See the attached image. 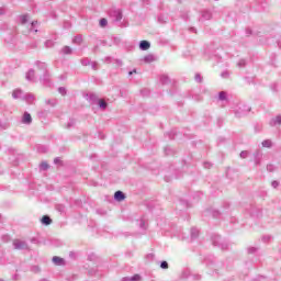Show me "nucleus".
Listing matches in <instances>:
<instances>
[{
    "label": "nucleus",
    "instance_id": "45",
    "mask_svg": "<svg viewBox=\"0 0 281 281\" xmlns=\"http://www.w3.org/2000/svg\"><path fill=\"white\" fill-rule=\"evenodd\" d=\"M195 82H203V78L199 74L195 75Z\"/></svg>",
    "mask_w": 281,
    "mask_h": 281
},
{
    "label": "nucleus",
    "instance_id": "16",
    "mask_svg": "<svg viewBox=\"0 0 281 281\" xmlns=\"http://www.w3.org/2000/svg\"><path fill=\"white\" fill-rule=\"evenodd\" d=\"M212 19V12L204 10L202 11V21H210Z\"/></svg>",
    "mask_w": 281,
    "mask_h": 281
},
{
    "label": "nucleus",
    "instance_id": "37",
    "mask_svg": "<svg viewBox=\"0 0 281 281\" xmlns=\"http://www.w3.org/2000/svg\"><path fill=\"white\" fill-rule=\"evenodd\" d=\"M245 65H247V61H246L245 59H240V60L238 61V64H237V67L243 68V67H245Z\"/></svg>",
    "mask_w": 281,
    "mask_h": 281
},
{
    "label": "nucleus",
    "instance_id": "40",
    "mask_svg": "<svg viewBox=\"0 0 281 281\" xmlns=\"http://www.w3.org/2000/svg\"><path fill=\"white\" fill-rule=\"evenodd\" d=\"M254 281H276V280H269V279H267V277H258Z\"/></svg>",
    "mask_w": 281,
    "mask_h": 281
},
{
    "label": "nucleus",
    "instance_id": "5",
    "mask_svg": "<svg viewBox=\"0 0 281 281\" xmlns=\"http://www.w3.org/2000/svg\"><path fill=\"white\" fill-rule=\"evenodd\" d=\"M23 95H25V92H23L21 89H15L12 92L13 100H23Z\"/></svg>",
    "mask_w": 281,
    "mask_h": 281
},
{
    "label": "nucleus",
    "instance_id": "43",
    "mask_svg": "<svg viewBox=\"0 0 281 281\" xmlns=\"http://www.w3.org/2000/svg\"><path fill=\"white\" fill-rule=\"evenodd\" d=\"M139 227L140 229H146V221L140 220Z\"/></svg>",
    "mask_w": 281,
    "mask_h": 281
},
{
    "label": "nucleus",
    "instance_id": "39",
    "mask_svg": "<svg viewBox=\"0 0 281 281\" xmlns=\"http://www.w3.org/2000/svg\"><path fill=\"white\" fill-rule=\"evenodd\" d=\"M168 267H169L168 261L160 262V269H168Z\"/></svg>",
    "mask_w": 281,
    "mask_h": 281
},
{
    "label": "nucleus",
    "instance_id": "46",
    "mask_svg": "<svg viewBox=\"0 0 281 281\" xmlns=\"http://www.w3.org/2000/svg\"><path fill=\"white\" fill-rule=\"evenodd\" d=\"M212 215H213L214 218H218V216H221V212H218V211H213V212H212Z\"/></svg>",
    "mask_w": 281,
    "mask_h": 281
},
{
    "label": "nucleus",
    "instance_id": "27",
    "mask_svg": "<svg viewBox=\"0 0 281 281\" xmlns=\"http://www.w3.org/2000/svg\"><path fill=\"white\" fill-rule=\"evenodd\" d=\"M72 43H75V45H80L82 43V35L75 36Z\"/></svg>",
    "mask_w": 281,
    "mask_h": 281
},
{
    "label": "nucleus",
    "instance_id": "10",
    "mask_svg": "<svg viewBox=\"0 0 281 281\" xmlns=\"http://www.w3.org/2000/svg\"><path fill=\"white\" fill-rule=\"evenodd\" d=\"M139 49L142 52H147V49H150V42H148V41H140L139 42Z\"/></svg>",
    "mask_w": 281,
    "mask_h": 281
},
{
    "label": "nucleus",
    "instance_id": "31",
    "mask_svg": "<svg viewBox=\"0 0 281 281\" xmlns=\"http://www.w3.org/2000/svg\"><path fill=\"white\" fill-rule=\"evenodd\" d=\"M46 104H49L50 106H56V104H58V101L56 99H48L46 100Z\"/></svg>",
    "mask_w": 281,
    "mask_h": 281
},
{
    "label": "nucleus",
    "instance_id": "38",
    "mask_svg": "<svg viewBox=\"0 0 281 281\" xmlns=\"http://www.w3.org/2000/svg\"><path fill=\"white\" fill-rule=\"evenodd\" d=\"M248 254H256L258 251V248L257 247H249L247 249Z\"/></svg>",
    "mask_w": 281,
    "mask_h": 281
},
{
    "label": "nucleus",
    "instance_id": "30",
    "mask_svg": "<svg viewBox=\"0 0 281 281\" xmlns=\"http://www.w3.org/2000/svg\"><path fill=\"white\" fill-rule=\"evenodd\" d=\"M261 145L263 146V148H271L272 143L270 139H266L261 143Z\"/></svg>",
    "mask_w": 281,
    "mask_h": 281
},
{
    "label": "nucleus",
    "instance_id": "1",
    "mask_svg": "<svg viewBox=\"0 0 281 281\" xmlns=\"http://www.w3.org/2000/svg\"><path fill=\"white\" fill-rule=\"evenodd\" d=\"M212 244L214 247H218V249H222V251H225L229 247V241L223 239L221 235L214 234L211 237Z\"/></svg>",
    "mask_w": 281,
    "mask_h": 281
},
{
    "label": "nucleus",
    "instance_id": "54",
    "mask_svg": "<svg viewBox=\"0 0 281 281\" xmlns=\"http://www.w3.org/2000/svg\"><path fill=\"white\" fill-rule=\"evenodd\" d=\"M54 164H60V158H55Z\"/></svg>",
    "mask_w": 281,
    "mask_h": 281
},
{
    "label": "nucleus",
    "instance_id": "9",
    "mask_svg": "<svg viewBox=\"0 0 281 281\" xmlns=\"http://www.w3.org/2000/svg\"><path fill=\"white\" fill-rule=\"evenodd\" d=\"M35 65H36L38 71H42V74H45L46 71H48L46 63H44V61H36Z\"/></svg>",
    "mask_w": 281,
    "mask_h": 281
},
{
    "label": "nucleus",
    "instance_id": "32",
    "mask_svg": "<svg viewBox=\"0 0 281 281\" xmlns=\"http://www.w3.org/2000/svg\"><path fill=\"white\" fill-rule=\"evenodd\" d=\"M49 169V165L45 161H43L41 165H40V170H48Z\"/></svg>",
    "mask_w": 281,
    "mask_h": 281
},
{
    "label": "nucleus",
    "instance_id": "35",
    "mask_svg": "<svg viewBox=\"0 0 281 281\" xmlns=\"http://www.w3.org/2000/svg\"><path fill=\"white\" fill-rule=\"evenodd\" d=\"M44 45H45L46 48L49 49V47H52L54 45V41L47 40Z\"/></svg>",
    "mask_w": 281,
    "mask_h": 281
},
{
    "label": "nucleus",
    "instance_id": "22",
    "mask_svg": "<svg viewBox=\"0 0 281 281\" xmlns=\"http://www.w3.org/2000/svg\"><path fill=\"white\" fill-rule=\"evenodd\" d=\"M160 82L161 85H168V82H170V77H168V75H161Z\"/></svg>",
    "mask_w": 281,
    "mask_h": 281
},
{
    "label": "nucleus",
    "instance_id": "11",
    "mask_svg": "<svg viewBox=\"0 0 281 281\" xmlns=\"http://www.w3.org/2000/svg\"><path fill=\"white\" fill-rule=\"evenodd\" d=\"M87 100H88L91 104H95V102H99L98 94H95V93H88V94H87Z\"/></svg>",
    "mask_w": 281,
    "mask_h": 281
},
{
    "label": "nucleus",
    "instance_id": "34",
    "mask_svg": "<svg viewBox=\"0 0 281 281\" xmlns=\"http://www.w3.org/2000/svg\"><path fill=\"white\" fill-rule=\"evenodd\" d=\"M248 155H249V151L244 150V151H241V153L239 154V157H240L241 159H247Z\"/></svg>",
    "mask_w": 281,
    "mask_h": 281
},
{
    "label": "nucleus",
    "instance_id": "63",
    "mask_svg": "<svg viewBox=\"0 0 281 281\" xmlns=\"http://www.w3.org/2000/svg\"><path fill=\"white\" fill-rule=\"evenodd\" d=\"M151 258L154 257V255H149Z\"/></svg>",
    "mask_w": 281,
    "mask_h": 281
},
{
    "label": "nucleus",
    "instance_id": "24",
    "mask_svg": "<svg viewBox=\"0 0 281 281\" xmlns=\"http://www.w3.org/2000/svg\"><path fill=\"white\" fill-rule=\"evenodd\" d=\"M98 104H99V109H102L103 111L109 106V103H106V101L102 99H99Z\"/></svg>",
    "mask_w": 281,
    "mask_h": 281
},
{
    "label": "nucleus",
    "instance_id": "14",
    "mask_svg": "<svg viewBox=\"0 0 281 281\" xmlns=\"http://www.w3.org/2000/svg\"><path fill=\"white\" fill-rule=\"evenodd\" d=\"M35 71L34 69H30L27 72H26V80H29V82H34L35 80Z\"/></svg>",
    "mask_w": 281,
    "mask_h": 281
},
{
    "label": "nucleus",
    "instance_id": "20",
    "mask_svg": "<svg viewBox=\"0 0 281 281\" xmlns=\"http://www.w3.org/2000/svg\"><path fill=\"white\" fill-rule=\"evenodd\" d=\"M277 124H281V115H278L270 121V126H276Z\"/></svg>",
    "mask_w": 281,
    "mask_h": 281
},
{
    "label": "nucleus",
    "instance_id": "51",
    "mask_svg": "<svg viewBox=\"0 0 281 281\" xmlns=\"http://www.w3.org/2000/svg\"><path fill=\"white\" fill-rule=\"evenodd\" d=\"M204 168H212V164L211 162H204Z\"/></svg>",
    "mask_w": 281,
    "mask_h": 281
},
{
    "label": "nucleus",
    "instance_id": "17",
    "mask_svg": "<svg viewBox=\"0 0 281 281\" xmlns=\"http://www.w3.org/2000/svg\"><path fill=\"white\" fill-rule=\"evenodd\" d=\"M42 225H52V217L49 215H44L41 220Z\"/></svg>",
    "mask_w": 281,
    "mask_h": 281
},
{
    "label": "nucleus",
    "instance_id": "7",
    "mask_svg": "<svg viewBox=\"0 0 281 281\" xmlns=\"http://www.w3.org/2000/svg\"><path fill=\"white\" fill-rule=\"evenodd\" d=\"M21 122L22 124H26V126H30V124H32V115L30 114V112H24Z\"/></svg>",
    "mask_w": 281,
    "mask_h": 281
},
{
    "label": "nucleus",
    "instance_id": "21",
    "mask_svg": "<svg viewBox=\"0 0 281 281\" xmlns=\"http://www.w3.org/2000/svg\"><path fill=\"white\" fill-rule=\"evenodd\" d=\"M260 157H262V153L260 150L255 153V164L256 166H260Z\"/></svg>",
    "mask_w": 281,
    "mask_h": 281
},
{
    "label": "nucleus",
    "instance_id": "49",
    "mask_svg": "<svg viewBox=\"0 0 281 281\" xmlns=\"http://www.w3.org/2000/svg\"><path fill=\"white\" fill-rule=\"evenodd\" d=\"M222 78H229V72L228 71H224L221 74Z\"/></svg>",
    "mask_w": 281,
    "mask_h": 281
},
{
    "label": "nucleus",
    "instance_id": "28",
    "mask_svg": "<svg viewBox=\"0 0 281 281\" xmlns=\"http://www.w3.org/2000/svg\"><path fill=\"white\" fill-rule=\"evenodd\" d=\"M191 238L192 240L199 238V231L196 228H191Z\"/></svg>",
    "mask_w": 281,
    "mask_h": 281
},
{
    "label": "nucleus",
    "instance_id": "58",
    "mask_svg": "<svg viewBox=\"0 0 281 281\" xmlns=\"http://www.w3.org/2000/svg\"><path fill=\"white\" fill-rule=\"evenodd\" d=\"M128 76H133V70H131V71L128 72Z\"/></svg>",
    "mask_w": 281,
    "mask_h": 281
},
{
    "label": "nucleus",
    "instance_id": "4",
    "mask_svg": "<svg viewBox=\"0 0 281 281\" xmlns=\"http://www.w3.org/2000/svg\"><path fill=\"white\" fill-rule=\"evenodd\" d=\"M50 76H49V71L46 70V72L42 74V77H40L41 82H43V85H45V87H52V81L49 80Z\"/></svg>",
    "mask_w": 281,
    "mask_h": 281
},
{
    "label": "nucleus",
    "instance_id": "13",
    "mask_svg": "<svg viewBox=\"0 0 281 281\" xmlns=\"http://www.w3.org/2000/svg\"><path fill=\"white\" fill-rule=\"evenodd\" d=\"M53 262L57 267H63V265H65V259H63V258H60L58 256H55V257H53Z\"/></svg>",
    "mask_w": 281,
    "mask_h": 281
},
{
    "label": "nucleus",
    "instance_id": "12",
    "mask_svg": "<svg viewBox=\"0 0 281 281\" xmlns=\"http://www.w3.org/2000/svg\"><path fill=\"white\" fill-rule=\"evenodd\" d=\"M121 281H142V276L134 274L133 277H124Z\"/></svg>",
    "mask_w": 281,
    "mask_h": 281
},
{
    "label": "nucleus",
    "instance_id": "50",
    "mask_svg": "<svg viewBox=\"0 0 281 281\" xmlns=\"http://www.w3.org/2000/svg\"><path fill=\"white\" fill-rule=\"evenodd\" d=\"M271 186H272V188H278V186H280V182L274 180V181H272Z\"/></svg>",
    "mask_w": 281,
    "mask_h": 281
},
{
    "label": "nucleus",
    "instance_id": "23",
    "mask_svg": "<svg viewBox=\"0 0 281 281\" xmlns=\"http://www.w3.org/2000/svg\"><path fill=\"white\" fill-rule=\"evenodd\" d=\"M218 100H221L222 102H227V92L221 91L218 93Z\"/></svg>",
    "mask_w": 281,
    "mask_h": 281
},
{
    "label": "nucleus",
    "instance_id": "61",
    "mask_svg": "<svg viewBox=\"0 0 281 281\" xmlns=\"http://www.w3.org/2000/svg\"><path fill=\"white\" fill-rule=\"evenodd\" d=\"M92 68L95 69V64H92Z\"/></svg>",
    "mask_w": 281,
    "mask_h": 281
},
{
    "label": "nucleus",
    "instance_id": "47",
    "mask_svg": "<svg viewBox=\"0 0 281 281\" xmlns=\"http://www.w3.org/2000/svg\"><path fill=\"white\" fill-rule=\"evenodd\" d=\"M271 91H278V83H272L270 86Z\"/></svg>",
    "mask_w": 281,
    "mask_h": 281
},
{
    "label": "nucleus",
    "instance_id": "3",
    "mask_svg": "<svg viewBox=\"0 0 281 281\" xmlns=\"http://www.w3.org/2000/svg\"><path fill=\"white\" fill-rule=\"evenodd\" d=\"M13 247H14V249L23 251V250L27 249V243H25L24 240L15 239V240H13Z\"/></svg>",
    "mask_w": 281,
    "mask_h": 281
},
{
    "label": "nucleus",
    "instance_id": "57",
    "mask_svg": "<svg viewBox=\"0 0 281 281\" xmlns=\"http://www.w3.org/2000/svg\"><path fill=\"white\" fill-rule=\"evenodd\" d=\"M132 71H133V74H137V69H133Z\"/></svg>",
    "mask_w": 281,
    "mask_h": 281
},
{
    "label": "nucleus",
    "instance_id": "60",
    "mask_svg": "<svg viewBox=\"0 0 281 281\" xmlns=\"http://www.w3.org/2000/svg\"><path fill=\"white\" fill-rule=\"evenodd\" d=\"M165 151H166V154L168 155V147H167V148H165Z\"/></svg>",
    "mask_w": 281,
    "mask_h": 281
},
{
    "label": "nucleus",
    "instance_id": "15",
    "mask_svg": "<svg viewBox=\"0 0 281 281\" xmlns=\"http://www.w3.org/2000/svg\"><path fill=\"white\" fill-rule=\"evenodd\" d=\"M114 199L115 201H124V199H126V195L122 191H116L114 193Z\"/></svg>",
    "mask_w": 281,
    "mask_h": 281
},
{
    "label": "nucleus",
    "instance_id": "2",
    "mask_svg": "<svg viewBox=\"0 0 281 281\" xmlns=\"http://www.w3.org/2000/svg\"><path fill=\"white\" fill-rule=\"evenodd\" d=\"M251 111V108L245 103L237 104V108L235 109L234 113L237 117H245L247 113Z\"/></svg>",
    "mask_w": 281,
    "mask_h": 281
},
{
    "label": "nucleus",
    "instance_id": "33",
    "mask_svg": "<svg viewBox=\"0 0 281 281\" xmlns=\"http://www.w3.org/2000/svg\"><path fill=\"white\" fill-rule=\"evenodd\" d=\"M58 92L60 93V95H67V89L65 87H59Z\"/></svg>",
    "mask_w": 281,
    "mask_h": 281
},
{
    "label": "nucleus",
    "instance_id": "52",
    "mask_svg": "<svg viewBox=\"0 0 281 281\" xmlns=\"http://www.w3.org/2000/svg\"><path fill=\"white\" fill-rule=\"evenodd\" d=\"M267 170H269V172H271V170H273V166L268 165V166H267Z\"/></svg>",
    "mask_w": 281,
    "mask_h": 281
},
{
    "label": "nucleus",
    "instance_id": "56",
    "mask_svg": "<svg viewBox=\"0 0 281 281\" xmlns=\"http://www.w3.org/2000/svg\"><path fill=\"white\" fill-rule=\"evenodd\" d=\"M190 31H191V32H196V29L191 27Z\"/></svg>",
    "mask_w": 281,
    "mask_h": 281
},
{
    "label": "nucleus",
    "instance_id": "8",
    "mask_svg": "<svg viewBox=\"0 0 281 281\" xmlns=\"http://www.w3.org/2000/svg\"><path fill=\"white\" fill-rule=\"evenodd\" d=\"M22 100L27 104H34V100H36V98L32 93H25Z\"/></svg>",
    "mask_w": 281,
    "mask_h": 281
},
{
    "label": "nucleus",
    "instance_id": "55",
    "mask_svg": "<svg viewBox=\"0 0 281 281\" xmlns=\"http://www.w3.org/2000/svg\"><path fill=\"white\" fill-rule=\"evenodd\" d=\"M1 14H5V10H3V8H0V16Z\"/></svg>",
    "mask_w": 281,
    "mask_h": 281
},
{
    "label": "nucleus",
    "instance_id": "29",
    "mask_svg": "<svg viewBox=\"0 0 281 281\" xmlns=\"http://www.w3.org/2000/svg\"><path fill=\"white\" fill-rule=\"evenodd\" d=\"M262 243H271L273 240V237L271 235H263L261 237Z\"/></svg>",
    "mask_w": 281,
    "mask_h": 281
},
{
    "label": "nucleus",
    "instance_id": "18",
    "mask_svg": "<svg viewBox=\"0 0 281 281\" xmlns=\"http://www.w3.org/2000/svg\"><path fill=\"white\" fill-rule=\"evenodd\" d=\"M72 49H71V47H69V46H64L63 48H61V50H60V54H64V55H66V56H69V55H71L72 54Z\"/></svg>",
    "mask_w": 281,
    "mask_h": 281
},
{
    "label": "nucleus",
    "instance_id": "42",
    "mask_svg": "<svg viewBox=\"0 0 281 281\" xmlns=\"http://www.w3.org/2000/svg\"><path fill=\"white\" fill-rule=\"evenodd\" d=\"M106 23H109V22L106 21V19L103 18V19L100 20V25H101V27H105Z\"/></svg>",
    "mask_w": 281,
    "mask_h": 281
},
{
    "label": "nucleus",
    "instance_id": "6",
    "mask_svg": "<svg viewBox=\"0 0 281 281\" xmlns=\"http://www.w3.org/2000/svg\"><path fill=\"white\" fill-rule=\"evenodd\" d=\"M27 27L30 34H36L38 32V21L31 22Z\"/></svg>",
    "mask_w": 281,
    "mask_h": 281
},
{
    "label": "nucleus",
    "instance_id": "62",
    "mask_svg": "<svg viewBox=\"0 0 281 281\" xmlns=\"http://www.w3.org/2000/svg\"><path fill=\"white\" fill-rule=\"evenodd\" d=\"M158 21L161 23V16H160V18H158Z\"/></svg>",
    "mask_w": 281,
    "mask_h": 281
},
{
    "label": "nucleus",
    "instance_id": "19",
    "mask_svg": "<svg viewBox=\"0 0 281 281\" xmlns=\"http://www.w3.org/2000/svg\"><path fill=\"white\" fill-rule=\"evenodd\" d=\"M27 21H30V15L29 14H24L20 16V23L22 25H27Z\"/></svg>",
    "mask_w": 281,
    "mask_h": 281
},
{
    "label": "nucleus",
    "instance_id": "53",
    "mask_svg": "<svg viewBox=\"0 0 281 281\" xmlns=\"http://www.w3.org/2000/svg\"><path fill=\"white\" fill-rule=\"evenodd\" d=\"M89 276H95V270H89Z\"/></svg>",
    "mask_w": 281,
    "mask_h": 281
},
{
    "label": "nucleus",
    "instance_id": "26",
    "mask_svg": "<svg viewBox=\"0 0 281 281\" xmlns=\"http://www.w3.org/2000/svg\"><path fill=\"white\" fill-rule=\"evenodd\" d=\"M144 63H155V55H146L144 57Z\"/></svg>",
    "mask_w": 281,
    "mask_h": 281
},
{
    "label": "nucleus",
    "instance_id": "59",
    "mask_svg": "<svg viewBox=\"0 0 281 281\" xmlns=\"http://www.w3.org/2000/svg\"><path fill=\"white\" fill-rule=\"evenodd\" d=\"M247 34H251V30H247Z\"/></svg>",
    "mask_w": 281,
    "mask_h": 281
},
{
    "label": "nucleus",
    "instance_id": "44",
    "mask_svg": "<svg viewBox=\"0 0 281 281\" xmlns=\"http://www.w3.org/2000/svg\"><path fill=\"white\" fill-rule=\"evenodd\" d=\"M142 95H150V90L144 89L140 91Z\"/></svg>",
    "mask_w": 281,
    "mask_h": 281
},
{
    "label": "nucleus",
    "instance_id": "36",
    "mask_svg": "<svg viewBox=\"0 0 281 281\" xmlns=\"http://www.w3.org/2000/svg\"><path fill=\"white\" fill-rule=\"evenodd\" d=\"M81 65H83V67H87L88 65H91V61L88 58H85L81 60Z\"/></svg>",
    "mask_w": 281,
    "mask_h": 281
},
{
    "label": "nucleus",
    "instance_id": "48",
    "mask_svg": "<svg viewBox=\"0 0 281 281\" xmlns=\"http://www.w3.org/2000/svg\"><path fill=\"white\" fill-rule=\"evenodd\" d=\"M56 210H58V212H65V206L59 204L56 206Z\"/></svg>",
    "mask_w": 281,
    "mask_h": 281
},
{
    "label": "nucleus",
    "instance_id": "41",
    "mask_svg": "<svg viewBox=\"0 0 281 281\" xmlns=\"http://www.w3.org/2000/svg\"><path fill=\"white\" fill-rule=\"evenodd\" d=\"M76 124V120L71 119L68 123H67V128H71V126H74Z\"/></svg>",
    "mask_w": 281,
    "mask_h": 281
},
{
    "label": "nucleus",
    "instance_id": "25",
    "mask_svg": "<svg viewBox=\"0 0 281 281\" xmlns=\"http://www.w3.org/2000/svg\"><path fill=\"white\" fill-rule=\"evenodd\" d=\"M114 19L117 22L122 21V11L121 10H115L114 11Z\"/></svg>",
    "mask_w": 281,
    "mask_h": 281
}]
</instances>
